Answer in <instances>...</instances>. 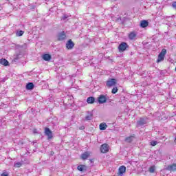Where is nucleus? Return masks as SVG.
Returning a JSON list of instances; mask_svg holds the SVG:
<instances>
[{
  "instance_id": "obj_1",
  "label": "nucleus",
  "mask_w": 176,
  "mask_h": 176,
  "mask_svg": "<svg viewBox=\"0 0 176 176\" xmlns=\"http://www.w3.org/2000/svg\"><path fill=\"white\" fill-rule=\"evenodd\" d=\"M167 53V50L163 49L162 52L159 54L158 58L157 59V63H161V61L164 60V57Z\"/></svg>"
},
{
  "instance_id": "obj_2",
  "label": "nucleus",
  "mask_w": 176,
  "mask_h": 176,
  "mask_svg": "<svg viewBox=\"0 0 176 176\" xmlns=\"http://www.w3.org/2000/svg\"><path fill=\"white\" fill-rule=\"evenodd\" d=\"M127 47H129V45L127 44V43L122 42L119 45L118 50L120 53H122L124 52L127 49Z\"/></svg>"
},
{
  "instance_id": "obj_3",
  "label": "nucleus",
  "mask_w": 176,
  "mask_h": 176,
  "mask_svg": "<svg viewBox=\"0 0 176 176\" xmlns=\"http://www.w3.org/2000/svg\"><path fill=\"white\" fill-rule=\"evenodd\" d=\"M116 85V79L115 78H109L106 82V85L107 87H112L113 86H115Z\"/></svg>"
},
{
  "instance_id": "obj_4",
  "label": "nucleus",
  "mask_w": 176,
  "mask_h": 176,
  "mask_svg": "<svg viewBox=\"0 0 176 176\" xmlns=\"http://www.w3.org/2000/svg\"><path fill=\"white\" fill-rule=\"evenodd\" d=\"M45 135H47V140L53 138V132L47 127L45 128Z\"/></svg>"
},
{
  "instance_id": "obj_5",
  "label": "nucleus",
  "mask_w": 176,
  "mask_h": 176,
  "mask_svg": "<svg viewBox=\"0 0 176 176\" xmlns=\"http://www.w3.org/2000/svg\"><path fill=\"white\" fill-rule=\"evenodd\" d=\"M109 151V146L108 144H103L101 145L100 151L101 153H107Z\"/></svg>"
},
{
  "instance_id": "obj_6",
  "label": "nucleus",
  "mask_w": 176,
  "mask_h": 176,
  "mask_svg": "<svg viewBox=\"0 0 176 176\" xmlns=\"http://www.w3.org/2000/svg\"><path fill=\"white\" fill-rule=\"evenodd\" d=\"M74 46H75V43H74V42L71 39L69 40L66 43V47L69 50L74 49Z\"/></svg>"
},
{
  "instance_id": "obj_7",
  "label": "nucleus",
  "mask_w": 176,
  "mask_h": 176,
  "mask_svg": "<svg viewBox=\"0 0 176 176\" xmlns=\"http://www.w3.org/2000/svg\"><path fill=\"white\" fill-rule=\"evenodd\" d=\"M98 101L99 104H105L107 102V97L104 95H100L98 97Z\"/></svg>"
},
{
  "instance_id": "obj_8",
  "label": "nucleus",
  "mask_w": 176,
  "mask_h": 176,
  "mask_svg": "<svg viewBox=\"0 0 176 176\" xmlns=\"http://www.w3.org/2000/svg\"><path fill=\"white\" fill-rule=\"evenodd\" d=\"M129 38L131 41H135V39H137V32H131L129 34Z\"/></svg>"
},
{
  "instance_id": "obj_9",
  "label": "nucleus",
  "mask_w": 176,
  "mask_h": 176,
  "mask_svg": "<svg viewBox=\"0 0 176 176\" xmlns=\"http://www.w3.org/2000/svg\"><path fill=\"white\" fill-rule=\"evenodd\" d=\"M65 32H61L58 34V41H64L66 38Z\"/></svg>"
},
{
  "instance_id": "obj_10",
  "label": "nucleus",
  "mask_w": 176,
  "mask_h": 176,
  "mask_svg": "<svg viewBox=\"0 0 176 176\" xmlns=\"http://www.w3.org/2000/svg\"><path fill=\"white\" fill-rule=\"evenodd\" d=\"M148 25H149V22L146 20H142L140 21V27H142V28H145V27H148Z\"/></svg>"
},
{
  "instance_id": "obj_11",
  "label": "nucleus",
  "mask_w": 176,
  "mask_h": 176,
  "mask_svg": "<svg viewBox=\"0 0 176 176\" xmlns=\"http://www.w3.org/2000/svg\"><path fill=\"white\" fill-rule=\"evenodd\" d=\"M88 157H90V152L87 151L81 155V159L82 160H86Z\"/></svg>"
},
{
  "instance_id": "obj_12",
  "label": "nucleus",
  "mask_w": 176,
  "mask_h": 176,
  "mask_svg": "<svg viewBox=\"0 0 176 176\" xmlns=\"http://www.w3.org/2000/svg\"><path fill=\"white\" fill-rule=\"evenodd\" d=\"M166 170L168 171H176V164H173L171 165H169L167 168Z\"/></svg>"
},
{
  "instance_id": "obj_13",
  "label": "nucleus",
  "mask_w": 176,
  "mask_h": 176,
  "mask_svg": "<svg viewBox=\"0 0 176 176\" xmlns=\"http://www.w3.org/2000/svg\"><path fill=\"white\" fill-rule=\"evenodd\" d=\"M118 173L120 175H122V174H124L126 173V166H121L118 169Z\"/></svg>"
},
{
  "instance_id": "obj_14",
  "label": "nucleus",
  "mask_w": 176,
  "mask_h": 176,
  "mask_svg": "<svg viewBox=\"0 0 176 176\" xmlns=\"http://www.w3.org/2000/svg\"><path fill=\"white\" fill-rule=\"evenodd\" d=\"M137 124L138 126H144V124H146V121L144 118H140Z\"/></svg>"
},
{
  "instance_id": "obj_15",
  "label": "nucleus",
  "mask_w": 176,
  "mask_h": 176,
  "mask_svg": "<svg viewBox=\"0 0 176 176\" xmlns=\"http://www.w3.org/2000/svg\"><path fill=\"white\" fill-rule=\"evenodd\" d=\"M0 64H1V65H4L5 67H8V65H9V61L5 58H1L0 60Z\"/></svg>"
},
{
  "instance_id": "obj_16",
  "label": "nucleus",
  "mask_w": 176,
  "mask_h": 176,
  "mask_svg": "<svg viewBox=\"0 0 176 176\" xmlns=\"http://www.w3.org/2000/svg\"><path fill=\"white\" fill-rule=\"evenodd\" d=\"M43 58L45 60V61H50L52 59V55L45 54L43 55Z\"/></svg>"
},
{
  "instance_id": "obj_17",
  "label": "nucleus",
  "mask_w": 176,
  "mask_h": 176,
  "mask_svg": "<svg viewBox=\"0 0 176 176\" xmlns=\"http://www.w3.org/2000/svg\"><path fill=\"white\" fill-rule=\"evenodd\" d=\"M34 87V83L29 82L26 85V89L27 90H32Z\"/></svg>"
},
{
  "instance_id": "obj_18",
  "label": "nucleus",
  "mask_w": 176,
  "mask_h": 176,
  "mask_svg": "<svg viewBox=\"0 0 176 176\" xmlns=\"http://www.w3.org/2000/svg\"><path fill=\"white\" fill-rule=\"evenodd\" d=\"M94 101H96V99H95L94 97H93V96L89 97V98L87 99V102L88 104H94Z\"/></svg>"
},
{
  "instance_id": "obj_19",
  "label": "nucleus",
  "mask_w": 176,
  "mask_h": 176,
  "mask_svg": "<svg viewBox=\"0 0 176 176\" xmlns=\"http://www.w3.org/2000/svg\"><path fill=\"white\" fill-rule=\"evenodd\" d=\"M93 119V113L88 111V115L85 117V120H91Z\"/></svg>"
},
{
  "instance_id": "obj_20",
  "label": "nucleus",
  "mask_w": 176,
  "mask_h": 176,
  "mask_svg": "<svg viewBox=\"0 0 176 176\" xmlns=\"http://www.w3.org/2000/svg\"><path fill=\"white\" fill-rule=\"evenodd\" d=\"M134 137H135V135L126 138L125 142L128 143L132 142Z\"/></svg>"
},
{
  "instance_id": "obj_21",
  "label": "nucleus",
  "mask_w": 176,
  "mask_h": 176,
  "mask_svg": "<svg viewBox=\"0 0 176 176\" xmlns=\"http://www.w3.org/2000/svg\"><path fill=\"white\" fill-rule=\"evenodd\" d=\"M99 127L100 130H107V127H108V126L107 125L106 123H101Z\"/></svg>"
},
{
  "instance_id": "obj_22",
  "label": "nucleus",
  "mask_w": 176,
  "mask_h": 176,
  "mask_svg": "<svg viewBox=\"0 0 176 176\" xmlns=\"http://www.w3.org/2000/svg\"><path fill=\"white\" fill-rule=\"evenodd\" d=\"M78 170L79 171H85V170H86V166L85 165H79L78 167H77Z\"/></svg>"
},
{
  "instance_id": "obj_23",
  "label": "nucleus",
  "mask_w": 176,
  "mask_h": 176,
  "mask_svg": "<svg viewBox=\"0 0 176 176\" xmlns=\"http://www.w3.org/2000/svg\"><path fill=\"white\" fill-rule=\"evenodd\" d=\"M23 34H24V31L19 30L16 32V36H23Z\"/></svg>"
},
{
  "instance_id": "obj_24",
  "label": "nucleus",
  "mask_w": 176,
  "mask_h": 176,
  "mask_svg": "<svg viewBox=\"0 0 176 176\" xmlns=\"http://www.w3.org/2000/svg\"><path fill=\"white\" fill-rule=\"evenodd\" d=\"M118 87H114L111 90L112 94H116V93H118Z\"/></svg>"
},
{
  "instance_id": "obj_25",
  "label": "nucleus",
  "mask_w": 176,
  "mask_h": 176,
  "mask_svg": "<svg viewBox=\"0 0 176 176\" xmlns=\"http://www.w3.org/2000/svg\"><path fill=\"white\" fill-rule=\"evenodd\" d=\"M23 165V164H21V162H16L14 164V167H21V166Z\"/></svg>"
},
{
  "instance_id": "obj_26",
  "label": "nucleus",
  "mask_w": 176,
  "mask_h": 176,
  "mask_svg": "<svg viewBox=\"0 0 176 176\" xmlns=\"http://www.w3.org/2000/svg\"><path fill=\"white\" fill-rule=\"evenodd\" d=\"M151 145H152V146H155V145H157V141H151Z\"/></svg>"
},
{
  "instance_id": "obj_27",
  "label": "nucleus",
  "mask_w": 176,
  "mask_h": 176,
  "mask_svg": "<svg viewBox=\"0 0 176 176\" xmlns=\"http://www.w3.org/2000/svg\"><path fill=\"white\" fill-rule=\"evenodd\" d=\"M149 173H155V166H151L149 168Z\"/></svg>"
},
{
  "instance_id": "obj_28",
  "label": "nucleus",
  "mask_w": 176,
  "mask_h": 176,
  "mask_svg": "<svg viewBox=\"0 0 176 176\" xmlns=\"http://www.w3.org/2000/svg\"><path fill=\"white\" fill-rule=\"evenodd\" d=\"M172 8H173V9H176V1H173L171 4Z\"/></svg>"
},
{
  "instance_id": "obj_29",
  "label": "nucleus",
  "mask_w": 176,
  "mask_h": 176,
  "mask_svg": "<svg viewBox=\"0 0 176 176\" xmlns=\"http://www.w3.org/2000/svg\"><path fill=\"white\" fill-rule=\"evenodd\" d=\"M68 17H69V16H68L67 14H65L63 17V20L66 21L68 19Z\"/></svg>"
},
{
  "instance_id": "obj_30",
  "label": "nucleus",
  "mask_w": 176,
  "mask_h": 176,
  "mask_svg": "<svg viewBox=\"0 0 176 176\" xmlns=\"http://www.w3.org/2000/svg\"><path fill=\"white\" fill-rule=\"evenodd\" d=\"M1 176H9V174L8 173L4 172L1 174Z\"/></svg>"
},
{
  "instance_id": "obj_31",
  "label": "nucleus",
  "mask_w": 176,
  "mask_h": 176,
  "mask_svg": "<svg viewBox=\"0 0 176 176\" xmlns=\"http://www.w3.org/2000/svg\"><path fill=\"white\" fill-rule=\"evenodd\" d=\"M79 130H85V126H82L79 128Z\"/></svg>"
}]
</instances>
